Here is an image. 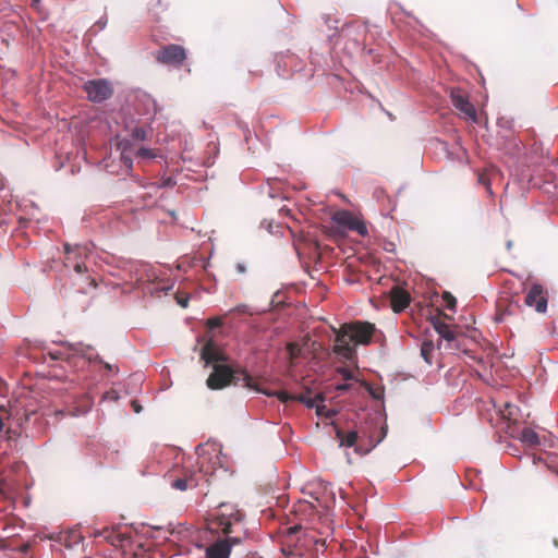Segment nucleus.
Masks as SVG:
<instances>
[{
  "label": "nucleus",
  "mask_w": 558,
  "mask_h": 558,
  "mask_svg": "<svg viewBox=\"0 0 558 558\" xmlns=\"http://www.w3.org/2000/svg\"><path fill=\"white\" fill-rule=\"evenodd\" d=\"M244 514L235 505L221 502L217 511L207 520L213 533H223L226 538L218 539L206 548V558H229L233 545L242 542L245 532L242 526Z\"/></svg>",
  "instance_id": "f257e3e1"
},
{
  "label": "nucleus",
  "mask_w": 558,
  "mask_h": 558,
  "mask_svg": "<svg viewBox=\"0 0 558 558\" xmlns=\"http://www.w3.org/2000/svg\"><path fill=\"white\" fill-rule=\"evenodd\" d=\"M335 333L332 351L347 360L353 359L354 345H367L371 343L375 332V325L369 322L356 320L345 323L340 328L331 327Z\"/></svg>",
  "instance_id": "f03ea898"
},
{
  "label": "nucleus",
  "mask_w": 558,
  "mask_h": 558,
  "mask_svg": "<svg viewBox=\"0 0 558 558\" xmlns=\"http://www.w3.org/2000/svg\"><path fill=\"white\" fill-rule=\"evenodd\" d=\"M32 405V401L27 398L15 400L14 403H10L9 408L0 405V433L4 427V421H7V433L19 435L25 423L37 412Z\"/></svg>",
  "instance_id": "7ed1b4c3"
},
{
  "label": "nucleus",
  "mask_w": 558,
  "mask_h": 558,
  "mask_svg": "<svg viewBox=\"0 0 558 558\" xmlns=\"http://www.w3.org/2000/svg\"><path fill=\"white\" fill-rule=\"evenodd\" d=\"M230 384L256 389L252 376L246 371H233L228 365L215 364L213 366L211 374L206 380L207 387L211 390H219L226 388Z\"/></svg>",
  "instance_id": "20e7f679"
},
{
  "label": "nucleus",
  "mask_w": 558,
  "mask_h": 558,
  "mask_svg": "<svg viewBox=\"0 0 558 558\" xmlns=\"http://www.w3.org/2000/svg\"><path fill=\"white\" fill-rule=\"evenodd\" d=\"M83 90L87 95V99L92 102H102L113 95L112 83L106 78H95L86 81Z\"/></svg>",
  "instance_id": "39448f33"
},
{
  "label": "nucleus",
  "mask_w": 558,
  "mask_h": 558,
  "mask_svg": "<svg viewBox=\"0 0 558 558\" xmlns=\"http://www.w3.org/2000/svg\"><path fill=\"white\" fill-rule=\"evenodd\" d=\"M452 106L460 112V117L477 122V113L474 106L469 100V95L461 88H452L450 92Z\"/></svg>",
  "instance_id": "423d86ee"
},
{
  "label": "nucleus",
  "mask_w": 558,
  "mask_h": 558,
  "mask_svg": "<svg viewBox=\"0 0 558 558\" xmlns=\"http://www.w3.org/2000/svg\"><path fill=\"white\" fill-rule=\"evenodd\" d=\"M154 57L162 64L180 66L186 59V51L182 46L171 44L155 51Z\"/></svg>",
  "instance_id": "0eeeda50"
},
{
  "label": "nucleus",
  "mask_w": 558,
  "mask_h": 558,
  "mask_svg": "<svg viewBox=\"0 0 558 558\" xmlns=\"http://www.w3.org/2000/svg\"><path fill=\"white\" fill-rule=\"evenodd\" d=\"M90 345L76 344L68 348H60L54 351H49L48 354L52 360H66L71 362L74 359L82 357L90 363L93 356L87 353Z\"/></svg>",
  "instance_id": "6e6552de"
},
{
  "label": "nucleus",
  "mask_w": 558,
  "mask_h": 558,
  "mask_svg": "<svg viewBox=\"0 0 558 558\" xmlns=\"http://www.w3.org/2000/svg\"><path fill=\"white\" fill-rule=\"evenodd\" d=\"M547 291L543 286L533 283L524 298V303L529 307H534L537 313L544 314L547 310Z\"/></svg>",
  "instance_id": "1a4fd4ad"
},
{
  "label": "nucleus",
  "mask_w": 558,
  "mask_h": 558,
  "mask_svg": "<svg viewBox=\"0 0 558 558\" xmlns=\"http://www.w3.org/2000/svg\"><path fill=\"white\" fill-rule=\"evenodd\" d=\"M104 538L114 547L124 548L131 539V531L126 526H113L101 532Z\"/></svg>",
  "instance_id": "9d476101"
},
{
  "label": "nucleus",
  "mask_w": 558,
  "mask_h": 558,
  "mask_svg": "<svg viewBox=\"0 0 558 558\" xmlns=\"http://www.w3.org/2000/svg\"><path fill=\"white\" fill-rule=\"evenodd\" d=\"M310 395V390L294 395V401L304 403L307 408H316L318 415L330 417L335 414L333 411H326V407L320 404L324 401V397L320 393H317L314 398H311Z\"/></svg>",
  "instance_id": "9b49d317"
},
{
  "label": "nucleus",
  "mask_w": 558,
  "mask_h": 558,
  "mask_svg": "<svg viewBox=\"0 0 558 558\" xmlns=\"http://www.w3.org/2000/svg\"><path fill=\"white\" fill-rule=\"evenodd\" d=\"M411 301L410 294L404 289L393 287L390 291L391 307L396 313L402 312L409 306Z\"/></svg>",
  "instance_id": "f8f14e48"
},
{
  "label": "nucleus",
  "mask_w": 558,
  "mask_h": 558,
  "mask_svg": "<svg viewBox=\"0 0 558 558\" xmlns=\"http://www.w3.org/2000/svg\"><path fill=\"white\" fill-rule=\"evenodd\" d=\"M498 412L501 418L509 423V426L518 424L522 417L520 409L510 402H505Z\"/></svg>",
  "instance_id": "ddd939ff"
},
{
  "label": "nucleus",
  "mask_w": 558,
  "mask_h": 558,
  "mask_svg": "<svg viewBox=\"0 0 558 558\" xmlns=\"http://www.w3.org/2000/svg\"><path fill=\"white\" fill-rule=\"evenodd\" d=\"M201 357L205 361L206 364H218L217 362L225 361L223 354L213 342H208L202 348Z\"/></svg>",
  "instance_id": "4468645a"
},
{
  "label": "nucleus",
  "mask_w": 558,
  "mask_h": 558,
  "mask_svg": "<svg viewBox=\"0 0 558 558\" xmlns=\"http://www.w3.org/2000/svg\"><path fill=\"white\" fill-rule=\"evenodd\" d=\"M336 438L342 447H352L356 444L359 434L356 430L344 433L341 428L336 427Z\"/></svg>",
  "instance_id": "2eb2a0df"
},
{
  "label": "nucleus",
  "mask_w": 558,
  "mask_h": 558,
  "mask_svg": "<svg viewBox=\"0 0 558 558\" xmlns=\"http://www.w3.org/2000/svg\"><path fill=\"white\" fill-rule=\"evenodd\" d=\"M519 439L530 448H534L539 445L538 435L530 427H524L521 430Z\"/></svg>",
  "instance_id": "dca6fc26"
},
{
  "label": "nucleus",
  "mask_w": 558,
  "mask_h": 558,
  "mask_svg": "<svg viewBox=\"0 0 558 558\" xmlns=\"http://www.w3.org/2000/svg\"><path fill=\"white\" fill-rule=\"evenodd\" d=\"M355 218H356V216L348 210H338L332 216V220L337 225L345 227L347 229H349L350 226H352Z\"/></svg>",
  "instance_id": "f3484780"
},
{
  "label": "nucleus",
  "mask_w": 558,
  "mask_h": 558,
  "mask_svg": "<svg viewBox=\"0 0 558 558\" xmlns=\"http://www.w3.org/2000/svg\"><path fill=\"white\" fill-rule=\"evenodd\" d=\"M65 260H64V266L65 267H73V269L77 272V274H82L86 270V266H85V263L82 262V260H73L72 258V255L74 254V251L70 250V246L68 244H65Z\"/></svg>",
  "instance_id": "a211bd4d"
},
{
  "label": "nucleus",
  "mask_w": 558,
  "mask_h": 558,
  "mask_svg": "<svg viewBox=\"0 0 558 558\" xmlns=\"http://www.w3.org/2000/svg\"><path fill=\"white\" fill-rule=\"evenodd\" d=\"M172 488L184 492L189 488H195L198 486V480H193L190 477V480L177 477L171 483Z\"/></svg>",
  "instance_id": "6ab92c4d"
},
{
  "label": "nucleus",
  "mask_w": 558,
  "mask_h": 558,
  "mask_svg": "<svg viewBox=\"0 0 558 558\" xmlns=\"http://www.w3.org/2000/svg\"><path fill=\"white\" fill-rule=\"evenodd\" d=\"M434 328L435 330L438 332V335L448 340V341H451L456 338V335L454 332L451 330V328L449 327V325H447L446 323L444 322H440V320H437L434 323Z\"/></svg>",
  "instance_id": "aec40b11"
},
{
  "label": "nucleus",
  "mask_w": 558,
  "mask_h": 558,
  "mask_svg": "<svg viewBox=\"0 0 558 558\" xmlns=\"http://www.w3.org/2000/svg\"><path fill=\"white\" fill-rule=\"evenodd\" d=\"M180 477L186 480H190V477H192L193 480H198V485L201 484V481L203 478L206 483H209V478L206 477L205 474L203 473V466H201L198 470L184 469Z\"/></svg>",
  "instance_id": "412c9836"
},
{
  "label": "nucleus",
  "mask_w": 558,
  "mask_h": 558,
  "mask_svg": "<svg viewBox=\"0 0 558 558\" xmlns=\"http://www.w3.org/2000/svg\"><path fill=\"white\" fill-rule=\"evenodd\" d=\"M434 351V344L432 341H424L421 345V355L422 357L428 363L430 364L432 361H430V355Z\"/></svg>",
  "instance_id": "4be33fe9"
},
{
  "label": "nucleus",
  "mask_w": 558,
  "mask_h": 558,
  "mask_svg": "<svg viewBox=\"0 0 558 558\" xmlns=\"http://www.w3.org/2000/svg\"><path fill=\"white\" fill-rule=\"evenodd\" d=\"M302 530V526L296 524L293 526H290L286 530L283 537H284V545L290 546V542H292V538L298 535Z\"/></svg>",
  "instance_id": "5701e85b"
},
{
  "label": "nucleus",
  "mask_w": 558,
  "mask_h": 558,
  "mask_svg": "<svg viewBox=\"0 0 558 558\" xmlns=\"http://www.w3.org/2000/svg\"><path fill=\"white\" fill-rule=\"evenodd\" d=\"M349 230L356 231L361 236H365L367 234L366 225L357 217L355 218L352 226H350Z\"/></svg>",
  "instance_id": "b1692460"
},
{
  "label": "nucleus",
  "mask_w": 558,
  "mask_h": 558,
  "mask_svg": "<svg viewBox=\"0 0 558 558\" xmlns=\"http://www.w3.org/2000/svg\"><path fill=\"white\" fill-rule=\"evenodd\" d=\"M545 465L558 474V457L546 454Z\"/></svg>",
  "instance_id": "393cba45"
},
{
  "label": "nucleus",
  "mask_w": 558,
  "mask_h": 558,
  "mask_svg": "<svg viewBox=\"0 0 558 558\" xmlns=\"http://www.w3.org/2000/svg\"><path fill=\"white\" fill-rule=\"evenodd\" d=\"M442 300L446 303V307L448 310H454L456 308L457 300H456V298L450 292H444L442 293Z\"/></svg>",
  "instance_id": "a878e982"
},
{
  "label": "nucleus",
  "mask_w": 558,
  "mask_h": 558,
  "mask_svg": "<svg viewBox=\"0 0 558 558\" xmlns=\"http://www.w3.org/2000/svg\"><path fill=\"white\" fill-rule=\"evenodd\" d=\"M268 396H276L281 402L294 401V395H291L284 390L268 393Z\"/></svg>",
  "instance_id": "bb28decb"
},
{
  "label": "nucleus",
  "mask_w": 558,
  "mask_h": 558,
  "mask_svg": "<svg viewBox=\"0 0 558 558\" xmlns=\"http://www.w3.org/2000/svg\"><path fill=\"white\" fill-rule=\"evenodd\" d=\"M136 156H137L138 158H143V159H153V158H155L157 155H156V153H155L153 149L142 147V148H140V149L137 150Z\"/></svg>",
  "instance_id": "cd10ccee"
},
{
  "label": "nucleus",
  "mask_w": 558,
  "mask_h": 558,
  "mask_svg": "<svg viewBox=\"0 0 558 558\" xmlns=\"http://www.w3.org/2000/svg\"><path fill=\"white\" fill-rule=\"evenodd\" d=\"M132 137L136 141H145L148 137V132L144 128H135L132 131Z\"/></svg>",
  "instance_id": "c85d7f7f"
},
{
  "label": "nucleus",
  "mask_w": 558,
  "mask_h": 558,
  "mask_svg": "<svg viewBox=\"0 0 558 558\" xmlns=\"http://www.w3.org/2000/svg\"><path fill=\"white\" fill-rule=\"evenodd\" d=\"M477 181L480 184H482L486 187L489 195L493 194L492 189H490V181L486 173H480Z\"/></svg>",
  "instance_id": "c756f323"
},
{
  "label": "nucleus",
  "mask_w": 558,
  "mask_h": 558,
  "mask_svg": "<svg viewBox=\"0 0 558 558\" xmlns=\"http://www.w3.org/2000/svg\"><path fill=\"white\" fill-rule=\"evenodd\" d=\"M88 354H90L93 356V360L90 362H97V363H100V364H104L105 368L108 369V371H111L112 369V365L109 364V363H105L102 361V359L97 354V353H94L93 352V348L90 347V349L87 351Z\"/></svg>",
  "instance_id": "7c9ffc66"
},
{
  "label": "nucleus",
  "mask_w": 558,
  "mask_h": 558,
  "mask_svg": "<svg viewBox=\"0 0 558 558\" xmlns=\"http://www.w3.org/2000/svg\"><path fill=\"white\" fill-rule=\"evenodd\" d=\"M151 185L157 187H172L175 185V181L172 178L168 177L162 179L160 183H154Z\"/></svg>",
  "instance_id": "2f4dec72"
},
{
  "label": "nucleus",
  "mask_w": 558,
  "mask_h": 558,
  "mask_svg": "<svg viewBox=\"0 0 558 558\" xmlns=\"http://www.w3.org/2000/svg\"><path fill=\"white\" fill-rule=\"evenodd\" d=\"M231 312H238L241 314H252L246 305H238Z\"/></svg>",
  "instance_id": "473e14b6"
},
{
  "label": "nucleus",
  "mask_w": 558,
  "mask_h": 558,
  "mask_svg": "<svg viewBox=\"0 0 558 558\" xmlns=\"http://www.w3.org/2000/svg\"><path fill=\"white\" fill-rule=\"evenodd\" d=\"M339 372H340V374L343 376V378H344L345 380H349V379H351V378H352V373H351L349 369H347V368H340V369H339Z\"/></svg>",
  "instance_id": "72a5a7b5"
},
{
  "label": "nucleus",
  "mask_w": 558,
  "mask_h": 558,
  "mask_svg": "<svg viewBox=\"0 0 558 558\" xmlns=\"http://www.w3.org/2000/svg\"><path fill=\"white\" fill-rule=\"evenodd\" d=\"M177 302H178V304H180L182 307H186V306H187V303H189V299H187V298L180 296V295H177Z\"/></svg>",
  "instance_id": "f704fd0d"
},
{
  "label": "nucleus",
  "mask_w": 558,
  "mask_h": 558,
  "mask_svg": "<svg viewBox=\"0 0 558 558\" xmlns=\"http://www.w3.org/2000/svg\"><path fill=\"white\" fill-rule=\"evenodd\" d=\"M209 325L211 327H219L221 325V320L220 318H213L209 320Z\"/></svg>",
  "instance_id": "c9c22d12"
},
{
  "label": "nucleus",
  "mask_w": 558,
  "mask_h": 558,
  "mask_svg": "<svg viewBox=\"0 0 558 558\" xmlns=\"http://www.w3.org/2000/svg\"><path fill=\"white\" fill-rule=\"evenodd\" d=\"M132 408L134 410L135 413H140L142 411V407L138 404L137 401H132Z\"/></svg>",
  "instance_id": "e433bc0d"
},
{
  "label": "nucleus",
  "mask_w": 558,
  "mask_h": 558,
  "mask_svg": "<svg viewBox=\"0 0 558 558\" xmlns=\"http://www.w3.org/2000/svg\"><path fill=\"white\" fill-rule=\"evenodd\" d=\"M369 393L372 395L373 398H375L377 400L380 399L383 396L381 391H373L372 389H369Z\"/></svg>",
  "instance_id": "4c0bfd02"
},
{
  "label": "nucleus",
  "mask_w": 558,
  "mask_h": 558,
  "mask_svg": "<svg viewBox=\"0 0 558 558\" xmlns=\"http://www.w3.org/2000/svg\"><path fill=\"white\" fill-rule=\"evenodd\" d=\"M349 387H350V386H349L348 384H341V385H338V386H337V390H338V391H345V390H348V389H349Z\"/></svg>",
  "instance_id": "58836bf2"
},
{
  "label": "nucleus",
  "mask_w": 558,
  "mask_h": 558,
  "mask_svg": "<svg viewBox=\"0 0 558 558\" xmlns=\"http://www.w3.org/2000/svg\"><path fill=\"white\" fill-rule=\"evenodd\" d=\"M355 451H356L357 453H361V454H365V453L367 452V450H364V449H362V448H361V447H359V446H356V447H355Z\"/></svg>",
  "instance_id": "ea45409f"
},
{
  "label": "nucleus",
  "mask_w": 558,
  "mask_h": 558,
  "mask_svg": "<svg viewBox=\"0 0 558 558\" xmlns=\"http://www.w3.org/2000/svg\"><path fill=\"white\" fill-rule=\"evenodd\" d=\"M29 547H31L29 544H24L21 549H22L23 553H26Z\"/></svg>",
  "instance_id": "a19ab883"
},
{
  "label": "nucleus",
  "mask_w": 558,
  "mask_h": 558,
  "mask_svg": "<svg viewBox=\"0 0 558 558\" xmlns=\"http://www.w3.org/2000/svg\"><path fill=\"white\" fill-rule=\"evenodd\" d=\"M123 160H124V163H125L128 167H131V165H132L131 159L123 157Z\"/></svg>",
  "instance_id": "79ce46f5"
},
{
  "label": "nucleus",
  "mask_w": 558,
  "mask_h": 558,
  "mask_svg": "<svg viewBox=\"0 0 558 558\" xmlns=\"http://www.w3.org/2000/svg\"><path fill=\"white\" fill-rule=\"evenodd\" d=\"M96 25H98L99 28L101 29V28L105 27L106 23L105 22L104 23L102 22H97Z\"/></svg>",
  "instance_id": "37998d69"
},
{
  "label": "nucleus",
  "mask_w": 558,
  "mask_h": 558,
  "mask_svg": "<svg viewBox=\"0 0 558 558\" xmlns=\"http://www.w3.org/2000/svg\"><path fill=\"white\" fill-rule=\"evenodd\" d=\"M253 383H254V385H255V387H256V389H255V390L260 391V389L257 387V385H256V383H255V380H254V379H253ZM262 393H265V390H262ZM268 393H269V392H266V395H268Z\"/></svg>",
  "instance_id": "c03bdc74"
},
{
  "label": "nucleus",
  "mask_w": 558,
  "mask_h": 558,
  "mask_svg": "<svg viewBox=\"0 0 558 558\" xmlns=\"http://www.w3.org/2000/svg\"><path fill=\"white\" fill-rule=\"evenodd\" d=\"M89 286H93V287L97 286L95 279H89Z\"/></svg>",
  "instance_id": "a18cd8bd"
},
{
  "label": "nucleus",
  "mask_w": 558,
  "mask_h": 558,
  "mask_svg": "<svg viewBox=\"0 0 558 558\" xmlns=\"http://www.w3.org/2000/svg\"><path fill=\"white\" fill-rule=\"evenodd\" d=\"M239 270H240L241 272H242V271H244V267H243V266H241V265H239Z\"/></svg>",
  "instance_id": "49530a36"
}]
</instances>
